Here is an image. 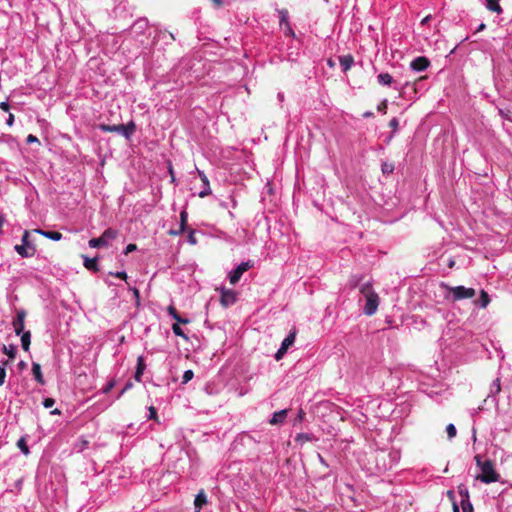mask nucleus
<instances>
[{
	"mask_svg": "<svg viewBox=\"0 0 512 512\" xmlns=\"http://www.w3.org/2000/svg\"><path fill=\"white\" fill-rule=\"evenodd\" d=\"M304 417H305V412L302 409H300L298 411V414H297L296 418H295V423L294 424H296L298 422H302Z\"/></svg>",
	"mask_w": 512,
	"mask_h": 512,
	"instance_id": "42",
	"label": "nucleus"
},
{
	"mask_svg": "<svg viewBox=\"0 0 512 512\" xmlns=\"http://www.w3.org/2000/svg\"><path fill=\"white\" fill-rule=\"evenodd\" d=\"M180 323H174L172 325V331L173 333L176 335V336H179L185 340L188 339L187 335L184 333V331L182 330V328L179 326Z\"/></svg>",
	"mask_w": 512,
	"mask_h": 512,
	"instance_id": "29",
	"label": "nucleus"
},
{
	"mask_svg": "<svg viewBox=\"0 0 512 512\" xmlns=\"http://www.w3.org/2000/svg\"><path fill=\"white\" fill-rule=\"evenodd\" d=\"M446 433H447V437H448V440H452L456 437L457 435V429L455 427L454 424L450 423L446 426Z\"/></svg>",
	"mask_w": 512,
	"mask_h": 512,
	"instance_id": "28",
	"label": "nucleus"
},
{
	"mask_svg": "<svg viewBox=\"0 0 512 512\" xmlns=\"http://www.w3.org/2000/svg\"><path fill=\"white\" fill-rule=\"evenodd\" d=\"M220 303L224 307H229L237 301V293L234 290L221 288Z\"/></svg>",
	"mask_w": 512,
	"mask_h": 512,
	"instance_id": "7",
	"label": "nucleus"
},
{
	"mask_svg": "<svg viewBox=\"0 0 512 512\" xmlns=\"http://www.w3.org/2000/svg\"><path fill=\"white\" fill-rule=\"evenodd\" d=\"M207 504V496L204 490H200L194 500L195 512H200L202 507Z\"/></svg>",
	"mask_w": 512,
	"mask_h": 512,
	"instance_id": "13",
	"label": "nucleus"
},
{
	"mask_svg": "<svg viewBox=\"0 0 512 512\" xmlns=\"http://www.w3.org/2000/svg\"><path fill=\"white\" fill-rule=\"evenodd\" d=\"M296 338V331L292 330L289 332V334L284 338V340L281 343V347L283 350H288L289 347L295 342Z\"/></svg>",
	"mask_w": 512,
	"mask_h": 512,
	"instance_id": "19",
	"label": "nucleus"
},
{
	"mask_svg": "<svg viewBox=\"0 0 512 512\" xmlns=\"http://www.w3.org/2000/svg\"><path fill=\"white\" fill-rule=\"evenodd\" d=\"M217 7L223 5L226 3V1H222V0H211Z\"/></svg>",
	"mask_w": 512,
	"mask_h": 512,
	"instance_id": "56",
	"label": "nucleus"
},
{
	"mask_svg": "<svg viewBox=\"0 0 512 512\" xmlns=\"http://www.w3.org/2000/svg\"><path fill=\"white\" fill-rule=\"evenodd\" d=\"M21 336V344H22V348L27 351L29 349V346H30V338H31V334L29 331H26V332H22L20 334Z\"/></svg>",
	"mask_w": 512,
	"mask_h": 512,
	"instance_id": "25",
	"label": "nucleus"
},
{
	"mask_svg": "<svg viewBox=\"0 0 512 512\" xmlns=\"http://www.w3.org/2000/svg\"><path fill=\"white\" fill-rule=\"evenodd\" d=\"M340 67L343 72H347L354 64V58L352 55H343L339 57Z\"/></svg>",
	"mask_w": 512,
	"mask_h": 512,
	"instance_id": "14",
	"label": "nucleus"
},
{
	"mask_svg": "<svg viewBox=\"0 0 512 512\" xmlns=\"http://www.w3.org/2000/svg\"><path fill=\"white\" fill-rule=\"evenodd\" d=\"M484 28H485V24H483V23H482V24L479 26L478 31H481V30H483Z\"/></svg>",
	"mask_w": 512,
	"mask_h": 512,
	"instance_id": "64",
	"label": "nucleus"
},
{
	"mask_svg": "<svg viewBox=\"0 0 512 512\" xmlns=\"http://www.w3.org/2000/svg\"><path fill=\"white\" fill-rule=\"evenodd\" d=\"M475 461H476V464L479 468H481V465L483 464L484 461L481 460V456L477 455L475 456Z\"/></svg>",
	"mask_w": 512,
	"mask_h": 512,
	"instance_id": "55",
	"label": "nucleus"
},
{
	"mask_svg": "<svg viewBox=\"0 0 512 512\" xmlns=\"http://www.w3.org/2000/svg\"><path fill=\"white\" fill-rule=\"evenodd\" d=\"M372 115H373V113H372V112H365L363 116H364V117H370V116H372Z\"/></svg>",
	"mask_w": 512,
	"mask_h": 512,
	"instance_id": "63",
	"label": "nucleus"
},
{
	"mask_svg": "<svg viewBox=\"0 0 512 512\" xmlns=\"http://www.w3.org/2000/svg\"><path fill=\"white\" fill-rule=\"evenodd\" d=\"M393 171H394V165L393 164L384 163L382 165V172H383V174H391Z\"/></svg>",
	"mask_w": 512,
	"mask_h": 512,
	"instance_id": "37",
	"label": "nucleus"
},
{
	"mask_svg": "<svg viewBox=\"0 0 512 512\" xmlns=\"http://www.w3.org/2000/svg\"><path fill=\"white\" fill-rule=\"evenodd\" d=\"M198 175L201 179V184H203V189L199 192V197L204 198L211 194L210 183L203 171L198 170Z\"/></svg>",
	"mask_w": 512,
	"mask_h": 512,
	"instance_id": "11",
	"label": "nucleus"
},
{
	"mask_svg": "<svg viewBox=\"0 0 512 512\" xmlns=\"http://www.w3.org/2000/svg\"><path fill=\"white\" fill-rule=\"evenodd\" d=\"M457 492H458V494L460 496V502H464L466 500H470L469 490H468L466 485L460 484L457 487Z\"/></svg>",
	"mask_w": 512,
	"mask_h": 512,
	"instance_id": "23",
	"label": "nucleus"
},
{
	"mask_svg": "<svg viewBox=\"0 0 512 512\" xmlns=\"http://www.w3.org/2000/svg\"><path fill=\"white\" fill-rule=\"evenodd\" d=\"M447 299L455 302L463 299L473 298L476 294L475 289L467 288L465 286H455L448 288Z\"/></svg>",
	"mask_w": 512,
	"mask_h": 512,
	"instance_id": "2",
	"label": "nucleus"
},
{
	"mask_svg": "<svg viewBox=\"0 0 512 512\" xmlns=\"http://www.w3.org/2000/svg\"><path fill=\"white\" fill-rule=\"evenodd\" d=\"M145 367H146V365L144 363L143 357L139 356L138 359H137V367H136V372H135V379L137 381L141 380V376L144 373Z\"/></svg>",
	"mask_w": 512,
	"mask_h": 512,
	"instance_id": "20",
	"label": "nucleus"
},
{
	"mask_svg": "<svg viewBox=\"0 0 512 512\" xmlns=\"http://www.w3.org/2000/svg\"><path fill=\"white\" fill-rule=\"evenodd\" d=\"M360 293L364 298L368 297L370 294H376L370 282H366L360 286Z\"/></svg>",
	"mask_w": 512,
	"mask_h": 512,
	"instance_id": "24",
	"label": "nucleus"
},
{
	"mask_svg": "<svg viewBox=\"0 0 512 512\" xmlns=\"http://www.w3.org/2000/svg\"><path fill=\"white\" fill-rule=\"evenodd\" d=\"M286 352L287 350H283L282 347L280 346V348L277 350L275 354V359L280 360L285 355Z\"/></svg>",
	"mask_w": 512,
	"mask_h": 512,
	"instance_id": "45",
	"label": "nucleus"
},
{
	"mask_svg": "<svg viewBox=\"0 0 512 512\" xmlns=\"http://www.w3.org/2000/svg\"><path fill=\"white\" fill-rule=\"evenodd\" d=\"M389 126L393 129V130H397L398 126H399V121L397 118H392L389 122Z\"/></svg>",
	"mask_w": 512,
	"mask_h": 512,
	"instance_id": "46",
	"label": "nucleus"
},
{
	"mask_svg": "<svg viewBox=\"0 0 512 512\" xmlns=\"http://www.w3.org/2000/svg\"><path fill=\"white\" fill-rule=\"evenodd\" d=\"M429 66L430 61L424 56L416 57L410 63V68L416 72L425 71Z\"/></svg>",
	"mask_w": 512,
	"mask_h": 512,
	"instance_id": "10",
	"label": "nucleus"
},
{
	"mask_svg": "<svg viewBox=\"0 0 512 512\" xmlns=\"http://www.w3.org/2000/svg\"><path fill=\"white\" fill-rule=\"evenodd\" d=\"M135 123L130 121L128 124H119V125H100V129L103 132H117L124 136L126 139H130L133 133L135 132Z\"/></svg>",
	"mask_w": 512,
	"mask_h": 512,
	"instance_id": "3",
	"label": "nucleus"
},
{
	"mask_svg": "<svg viewBox=\"0 0 512 512\" xmlns=\"http://www.w3.org/2000/svg\"><path fill=\"white\" fill-rule=\"evenodd\" d=\"M26 142H27L28 144H31V143H39V139H38L36 136H34V135H32V134H29V135L27 136V138H26Z\"/></svg>",
	"mask_w": 512,
	"mask_h": 512,
	"instance_id": "44",
	"label": "nucleus"
},
{
	"mask_svg": "<svg viewBox=\"0 0 512 512\" xmlns=\"http://www.w3.org/2000/svg\"><path fill=\"white\" fill-rule=\"evenodd\" d=\"M130 290L133 293L134 298L138 301L140 298V292L136 287H131Z\"/></svg>",
	"mask_w": 512,
	"mask_h": 512,
	"instance_id": "48",
	"label": "nucleus"
},
{
	"mask_svg": "<svg viewBox=\"0 0 512 512\" xmlns=\"http://www.w3.org/2000/svg\"><path fill=\"white\" fill-rule=\"evenodd\" d=\"M35 232L45 236L48 239L53 240V241H59L62 239V234L58 231H46V230L36 229Z\"/></svg>",
	"mask_w": 512,
	"mask_h": 512,
	"instance_id": "15",
	"label": "nucleus"
},
{
	"mask_svg": "<svg viewBox=\"0 0 512 512\" xmlns=\"http://www.w3.org/2000/svg\"><path fill=\"white\" fill-rule=\"evenodd\" d=\"M26 318V311L24 309H18L16 311V316L12 321L13 329L16 335H20L24 332V322Z\"/></svg>",
	"mask_w": 512,
	"mask_h": 512,
	"instance_id": "9",
	"label": "nucleus"
},
{
	"mask_svg": "<svg viewBox=\"0 0 512 512\" xmlns=\"http://www.w3.org/2000/svg\"><path fill=\"white\" fill-rule=\"evenodd\" d=\"M486 8L498 14L502 13V8L499 4V0H486Z\"/></svg>",
	"mask_w": 512,
	"mask_h": 512,
	"instance_id": "22",
	"label": "nucleus"
},
{
	"mask_svg": "<svg viewBox=\"0 0 512 512\" xmlns=\"http://www.w3.org/2000/svg\"><path fill=\"white\" fill-rule=\"evenodd\" d=\"M277 98H278V100H279L280 102H282V101L284 100V94H283L282 92H279V93L277 94Z\"/></svg>",
	"mask_w": 512,
	"mask_h": 512,
	"instance_id": "58",
	"label": "nucleus"
},
{
	"mask_svg": "<svg viewBox=\"0 0 512 512\" xmlns=\"http://www.w3.org/2000/svg\"><path fill=\"white\" fill-rule=\"evenodd\" d=\"M55 404V400L53 398H45L43 401V406L45 408H51Z\"/></svg>",
	"mask_w": 512,
	"mask_h": 512,
	"instance_id": "41",
	"label": "nucleus"
},
{
	"mask_svg": "<svg viewBox=\"0 0 512 512\" xmlns=\"http://www.w3.org/2000/svg\"><path fill=\"white\" fill-rule=\"evenodd\" d=\"M84 266L88 269V270H93V271H97L98 270V266H97V259L96 258H88V257H84Z\"/></svg>",
	"mask_w": 512,
	"mask_h": 512,
	"instance_id": "26",
	"label": "nucleus"
},
{
	"mask_svg": "<svg viewBox=\"0 0 512 512\" xmlns=\"http://www.w3.org/2000/svg\"><path fill=\"white\" fill-rule=\"evenodd\" d=\"M318 459H319V462L325 466V467H328V463L326 462V460L322 457L321 454H318Z\"/></svg>",
	"mask_w": 512,
	"mask_h": 512,
	"instance_id": "54",
	"label": "nucleus"
},
{
	"mask_svg": "<svg viewBox=\"0 0 512 512\" xmlns=\"http://www.w3.org/2000/svg\"><path fill=\"white\" fill-rule=\"evenodd\" d=\"M500 390H501L500 380L496 379L493 381V383L491 385V393L496 394V393H499Z\"/></svg>",
	"mask_w": 512,
	"mask_h": 512,
	"instance_id": "35",
	"label": "nucleus"
},
{
	"mask_svg": "<svg viewBox=\"0 0 512 512\" xmlns=\"http://www.w3.org/2000/svg\"><path fill=\"white\" fill-rule=\"evenodd\" d=\"M453 510L454 512H458V506L455 502H453Z\"/></svg>",
	"mask_w": 512,
	"mask_h": 512,
	"instance_id": "62",
	"label": "nucleus"
},
{
	"mask_svg": "<svg viewBox=\"0 0 512 512\" xmlns=\"http://www.w3.org/2000/svg\"><path fill=\"white\" fill-rule=\"evenodd\" d=\"M137 249V246L135 244H128L124 250V254L127 255Z\"/></svg>",
	"mask_w": 512,
	"mask_h": 512,
	"instance_id": "43",
	"label": "nucleus"
},
{
	"mask_svg": "<svg viewBox=\"0 0 512 512\" xmlns=\"http://www.w3.org/2000/svg\"><path fill=\"white\" fill-rule=\"evenodd\" d=\"M118 233L112 228L106 229L98 238H92L88 244L91 248L108 247L110 242L117 237Z\"/></svg>",
	"mask_w": 512,
	"mask_h": 512,
	"instance_id": "4",
	"label": "nucleus"
},
{
	"mask_svg": "<svg viewBox=\"0 0 512 512\" xmlns=\"http://www.w3.org/2000/svg\"><path fill=\"white\" fill-rule=\"evenodd\" d=\"M254 266V262L251 260L240 263L235 269L228 274V279L232 285L239 282L242 275Z\"/></svg>",
	"mask_w": 512,
	"mask_h": 512,
	"instance_id": "6",
	"label": "nucleus"
},
{
	"mask_svg": "<svg viewBox=\"0 0 512 512\" xmlns=\"http://www.w3.org/2000/svg\"><path fill=\"white\" fill-rule=\"evenodd\" d=\"M463 512H474L473 505L470 500L460 502Z\"/></svg>",
	"mask_w": 512,
	"mask_h": 512,
	"instance_id": "34",
	"label": "nucleus"
},
{
	"mask_svg": "<svg viewBox=\"0 0 512 512\" xmlns=\"http://www.w3.org/2000/svg\"><path fill=\"white\" fill-rule=\"evenodd\" d=\"M51 414L52 415H60L61 414V411L59 409H54L53 411H51Z\"/></svg>",
	"mask_w": 512,
	"mask_h": 512,
	"instance_id": "60",
	"label": "nucleus"
},
{
	"mask_svg": "<svg viewBox=\"0 0 512 512\" xmlns=\"http://www.w3.org/2000/svg\"><path fill=\"white\" fill-rule=\"evenodd\" d=\"M6 378V369L4 366L0 365V386H2L5 383Z\"/></svg>",
	"mask_w": 512,
	"mask_h": 512,
	"instance_id": "40",
	"label": "nucleus"
},
{
	"mask_svg": "<svg viewBox=\"0 0 512 512\" xmlns=\"http://www.w3.org/2000/svg\"><path fill=\"white\" fill-rule=\"evenodd\" d=\"M280 23H285L286 25L289 24L288 22V12L286 10H281L280 12Z\"/></svg>",
	"mask_w": 512,
	"mask_h": 512,
	"instance_id": "39",
	"label": "nucleus"
},
{
	"mask_svg": "<svg viewBox=\"0 0 512 512\" xmlns=\"http://www.w3.org/2000/svg\"><path fill=\"white\" fill-rule=\"evenodd\" d=\"M481 474L477 476V479L485 484L498 482L500 475L495 471L494 464L491 460H485L481 465Z\"/></svg>",
	"mask_w": 512,
	"mask_h": 512,
	"instance_id": "1",
	"label": "nucleus"
},
{
	"mask_svg": "<svg viewBox=\"0 0 512 512\" xmlns=\"http://www.w3.org/2000/svg\"><path fill=\"white\" fill-rule=\"evenodd\" d=\"M285 34L286 35H291V36H294V31L293 29L291 28L290 24L286 25V31H285Z\"/></svg>",
	"mask_w": 512,
	"mask_h": 512,
	"instance_id": "53",
	"label": "nucleus"
},
{
	"mask_svg": "<svg viewBox=\"0 0 512 512\" xmlns=\"http://www.w3.org/2000/svg\"><path fill=\"white\" fill-rule=\"evenodd\" d=\"M431 19H432V16L431 15H427L426 17H424L421 20V25H427L430 22Z\"/></svg>",
	"mask_w": 512,
	"mask_h": 512,
	"instance_id": "52",
	"label": "nucleus"
},
{
	"mask_svg": "<svg viewBox=\"0 0 512 512\" xmlns=\"http://www.w3.org/2000/svg\"><path fill=\"white\" fill-rule=\"evenodd\" d=\"M194 377V372L192 370H186L182 376L181 383L183 385L187 384L190 380H192Z\"/></svg>",
	"mask_w": 512,
	"mask_h": 512,
	"instance_id": "32",
	"label": "nucleus"
},
{
	"mask_svg": "<svg viewBox=\"0 0 512 512\" xmlns=\"http://www.w3.org/2000/svg\"><path fill=\"white\" fill-rule=\"evenodd\" d=\"M183 232H184V230H183V229H181V228L179 227V229H177V230H173V229H171V230L169 231V234H170V235L177 236V235L182 234Z\"/></svg>",
	"mask_w": 512,
	"mask_h": 512,
	"instance_id": "49",
	"label": "nucleus"
},
{
	"mask_svg": "<svg viewBox=\"0 0 512 512\" xmlns=\"http://www.w3.org/2000/svg\"><path fill=\"white\" fill-rule=\"evenodd\" d=\"M297 438L308 439L307 435L305 434H299Z\"/></svg>",
	"mask_w": 512,
	"mask_h": 512,
	"instance_id": "61",
	"label": "nucleus"
},
{
	"mask_svg": "<svg viewBox=\"0 0 512 512\" xmlns=\"http://www.w3.org/2000/svg\"><path fill=\"white\" fill-rule=\"evenodd\" d=\"M32 374L39 384L43 385L45 383L40 364L35 362L32 364Z\"/></svg>",
	"mask_w": 512,
	"mask_h": 512,
	"instance_id": "17",
	"label": "nucleus"
},
{
	"mask_svg": "<svg viewBox=\"0 0 512 512\" xmlns=\"http://www.w3.org/2000/svg\"><path fill=\"white\" fill-rule=\"evenodd\" d=\"M0 109H1V110H3V111H5V112H8V111H9V109H10V105H9V103H8V102H6V101L1 102V103H0Z\"/></svg>",
	"mask_w": 512,
	"mask_h": 512,
	"instance_id": "47",
	"label": "nucleus"
},
{
	"mask_svg": "<svg viewBox=\"0 0 512 512\" xmlns=\"http://www.w3.org/2000/svg\"><path fill=\"white\" fill-rule=\"evenodd\" d=\"M28 238L29 232L25 231L21 239L22 244L15 246L16 252L24 258L32 257L36 252V248L29 242Z\"/></svg>",
	"mask_w": 512,
	"mask_h": 512,
	"instance_id": "5",
	"label": "nucleus"
},
{
	"mask_svg": "<svg viewBox=\"0 0 512 512\" xmlns=\"http://www.w3.org/2000/svg\"><path fill=\"white\" fill-rule=\"evenodd\" d=\"M288 415L287 409L279 410L273 413L272 417L269 419V424L271 425H281L284 423L286 417Z\"/></svg>",
	"mask_w": 512,
	"mask_h": 512,
	"instance_id": "12",
	"label": "nucleus"
},
{
	"mask_svg": "<svg viewBox=\"0 0 512 512\" xmlns=\"http://www.w3.org/2000/svg\"><path fill=\"white\" fill-rule=\"evenodd\" d=\"M167 312H168V315L171 316L174 320H176L177 323H181V324H187L189 323V319H186V318H183L181 317L176 308L172 305H170L168 308H167Z\"/></svg>",
	"mask_w": 512,
	"mask_h": 512,
	"instance_id": "16",
	"label": "nucleus"
},
{
	"mask_svg": "<svg viewBox=\"0 0 512 512\" xmlns=\"http://www.w3.org/2000/svg\"><path fill=\"white\" fill-rule=\"evenodd\" d=\"M187 221H188V213H187L186 209H183L180 212V226L179 227L181 229H183L184 231L186 230Z\"/></svg>",
	"mask_w": 512,
	"mask_h": 512,
	"instance_id": "30",
	"label": "nucleus"
},
{
	"mask_svg": "<svg viewBox=\"0 0 512 512\" xmlns=\"http://www.w3.org/2000/svg\"><path fill=\"white\" fill-rule=\"evenodd\" d=\"M136 26H139V28H144L147 26V23L144 20H139V21L135 22L134 27H136Z\"/></svg>",
	"mask_w": 512,
	"mask_h": 512,
	"instance_id": "51",
	"label": "nucleus"
},
{
	"mask_svg": "<svg viewBox=\"0 0 512 512\" xmlns=\"http://www.w3.org/2000/svg\"><path fill=\"white\" fill-rule=\"evenodd\" d=\"M109 275L120 278L122 280L127 281V273L125 271H117V272H109Z\"/></svg>",
	"mask_w": 512,
	"mask_h": 512,
	"instance_id": "36",
	"label": "nucleus"
},
{
	"mask_svg": "<svg viewBox=\"0 0 512 512\" xmlns=\"http://www.w3.org/2000/svg\"><path fill=\"white\" fill-rule=\"evenodd\" d=\"M148 419H150V420H154V421H156V422H158V421H159V419H158V415H157V410H156V408H155V407H153V406H149V407H148Z\"/></svg>",
	"mask_w": 512,
	"mask_h": 512,
	"instance_id": "33",
	"label": "nucleus"
},
{
	"mask_svg": "<svg viewBox=\"0 0 512 512\" xmlns=\"http://www.w3.org/2000/svg\"><path fill=\"white\" fill-rule=\"evenodd\" d=\"M386 106H387V102H386V100H385L382 104H380V105L378 106V110H379V111H384V110L386 109Z\"/></svg>",
	"mask_w": 512,
	"mask_h": 512,
	"instance_id": "57",
	"label": "nucleus"
},
{
	"mask_svg": "<svg viewBox=\"0 0 512 512\" xmlns=\"http://www.w3.org/2000/svg\"><path fill=\"white\" fill-rule=\"evenodd\" d=\"M490 303V297L488 293L484 290H481L480 297L475 301V304L480 306L481 308H486Z\"/></svg>",
	"mask_w": 512,
	"mask_h": 512,
	"instance_id": "21",
	"label": "nucleus"
},
{
	"mask_svg": "<svg viewBox=\"0 0 512 512\" xmlns=\"http://www.w3.org/2000/svg\"><path fill=\"white\" fill-rule=\"evenodd\" d=\"M377 81L380 85L391 86L395 81L389 73H380L377 76Z\"/></svg>",
	"mask_w": 512,
	"mask_h": 512,
	"instance_id": "18",
	"label": "nucleus"
},
{
	"mask_svg": "<svg viewBox=\"0 0 512 512\" xmlns=\"http://www.w3.org/2000/svg\"><path fill=\"white\" fill-rule=\"evenodd\" d=\"M366 303L363 308V311L366 315L371 316L376 313L378 305H379V297L377 294H370L368 297H365Z\"/></svg>",
	"mask_w": 512,
	"mask_h": 512,
	"instance_id": "8",
	"label": "nucleus"
},
{
	"mask_svg": "<svg viewBox=\"0 0 512 512\" xmlns=\"http://www.w3.org/2000/svg\"><path fill=\"white\" fill-rule=\"evenodd\" d=\"M3 351L9 358H15L17 348L14 345L4 346Z\"/></svg>",
	"mask_w": 512,
	"mask_h": 512,
	"instance_id": "31",
	"label": "nucleus"
},
{
	"mask_svg": "<svg viewBox=\"0 0 512 512\" xmlns=\"http://www.w3.org/2000/svg\"><path fill=\"white\" fill-rule=\"evenodd\" d=\"M17 447L21 450V452L24 454V455H28L30 453L29 451V447L27 445V441H26V437H21L18 441H17Z\"/></svg>",
	"mask_w": 512,
	"mask_h": 512,
	"instance_id": "27",
	"label": "nucleus"
},
{
	"mask_svg": "<svg viewBox=\"0 0 512 512\" xmlns=\"http://www.w3.org/2000/svg\"><path fill=\"white\" fill-rule=\"evenodd\" d=\"M499 114L503 117V118H507L508 119V115L505 111H503L502 109L499 110Z\"/></svg>",
	"mask_w": 512,
	"mask_h": 512,
	"instance_id": "59",
	"label": "nucleus"
},
{
	"mask_svg": "<svg viewBox=\"0 0 512 512\" xmlns=\"http://www.w3.org/2000/svg\"><path fill=\"white\" fill-rule=\"evenodd\" d=\"M187 241L191 244V245H195L197 244V239L195 237V231L194 230H190L189 231V234L187 236Z\"/></svg>",
	"mask_w": 512,
	"mask_h": 512,
	"instance_id": "38",
	"label": "nucleus"
},
{
	"mask_svg": "<svg viewBox=\"0 0 512 512\" xmlns=\"http://www.w3.org/2000/svg\"><path fill=\"white\" fill-rule=\"evenodd\" d=\"M13 123H14V115L10 113V114H9V116H8V118H7V120H6V124H7L8 126H12V125H13Z\"/></svg>",
	"mask_w": 512,
	"mask_h": 512,
	"instance_id": "50",
	"label": "nucleus"
}]
</instances>
